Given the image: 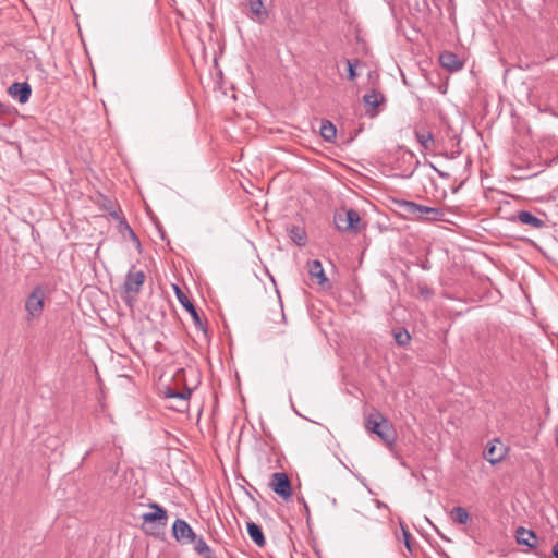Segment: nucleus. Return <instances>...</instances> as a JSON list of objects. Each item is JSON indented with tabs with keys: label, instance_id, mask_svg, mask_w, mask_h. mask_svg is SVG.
Masks as SVG:
<instances>
[{
	"label": "nucleus",
	"instance_id": "1",
	"mask_svg": "<svg viewBox=\"0 0 558 558\" xmlns=\"http://www.w3.org/2000/svg\"><path fill=\"white\" fill-rule=\"evenodd\" d=\"M365 428L373 433L388 447L395 445L397 432L393 425L380 412L371 413L365 420Z\"/></svg>",
	"mask_w": 558,
	"mask_h": 558
},
{
	"label": "nucleus",
	"instance_id": "2",
	"mask_svg": "<svg viewBox=\"0 0 558 558\" xmlns=\"http://www.w3.org/2000/svg\"><path fill=\"white\" fill-rule=\"evenodd\" d=\"M149 508H151L153 511L142 515V527L146 534L155 535L157 534V527H165L167 525L168 514L167 510L159 504L151 502L149 504Z\"/></svg>",
	"mask_w": 558,
	"mask_h": 558
},
{
	"label": "nucleus",
	"instance_id": "3",
	"mask_svg": "<svg viewBox=\"0 0 558 558\" xmlns=\"http://www.w3.org/2000/svg\"><path fill=\"white\" fill-rule=\"evenodd\" d=\"M333 221L336 228L341 232H357L361 221L360 215L355 209H342L335 214Z\"/></svg>",
	"mask_w": 558,
	"mask_h": 558
},
{
	"label": "nucleus",
	"instance_id": "4",
	"mask_svg": "<svg viewBox=\"0 0 558 558\" xmlns=\"http://www.w3.org/2000/svg\"><path fill=\"white\" fill-rule=\"evenodd\" d=\"M172 536L181 545H190L196 539V533L183 519H177L172 524Z\"/></svg>",
	"mask_w": 558,
	"mask_h": 558
},
{
	"label": "nucleus",
	"instance_id": "5",
	"mask_svg": "<svg viewBox=\"0 0 558 558\" xmlns=\"http://www.w3.org/2000/svg\"><path fill=\"white\" fill-rule=\"evenodd\" d=\"M45 293L40 287H36L27 296L25 310L29 318H38L43 314Z\"/></svg>",
	"mask_w": 558,
	"mask_h": 558
},
{
	"label": "nucleus",
	"instance_id": "6",
	"mask_svg": "<svg viewBox=\"0 0 558 558\" xmlns=\"http://www.w3.org/2000/svg\"><path fill=\"white\" fill-rule=\"evenodd\" d=\"M270 488L282 499L288 500L292 495L291 482L284 472H276L271 475Z\"/></svg>",
	"mask_w": 558,
	"mask_h": 558
},
{
	"label": "nucleus",
	"instance_id": "7",
	"mask_svg": "<svg viewBox=\"0 0 558 558\" xmlns=\"http://www.w3.org/2000/svg\"><path fill=\"white\" fill-rule=\"evenodd\" d=\"M172 287L180 304L191 314L195 325L202 329L204 335H207L206 323H203V320L201 319V316L198 315L194 304L189 300L186 294L178 284H172Z\"/></svg>",
	"mask_w": 558,
	"mask_h": 558
},
{
	"label": "nucleus",
	"instance_id": "8",
	"mask_svg": "<svg viewBox=\"0 0 558 558\" xmlns=\"http://www.w3.org/2000/svg\"><path fill=\"white\" fill-rule=\"evenodd\" d=\"M510 154V165L514 170H524L532 167L531 153H529L521 144L514 145Z\"/></svg>",
	"mask_w": 558,
	"mask_h": 558
},
{
	"label": "nucleus",
	"instance_id": "9",
	"mask_svg": "<svg viewBox=\"0 0 558 558\" xmlns=\"http://www.w3.org/2000/svg\"><path fill=\"white\" fill-rule=\"evenodd\" d=\"M145 282V274L142 270H135V266H132L125 276V280L122 284V290L125 293L137 294Z\"/></svg>",
	"mask_w": 558,
	"mask_h": 558
},
{
	"label": "nucleus",
	"instance_id": "10",
	"mask_svg": "<svg viewBox=\"0 0 558 558\" xmlns=\"http://www.w3.org/2000/svg\"><path fill=\"white\" fill-rule=\"evenodd\" d=\"M190 395V390L179 392L170 387H167L163 391L165 399L170 401L168 407L177 411H183V408H185L187 404V398Z\"/></svg>",
	"mask_w": 558,
	"mask_h": 558
},
{
	"label": "nucleus",
	"instance_id": "11",
	"mask_svg": "<svg viewBox=\"0 0 558 558\" xmlns=\"http://www.w3.org/2000/svg\"><path fill=\"white\" fill-rule=\"evenodd\" d=\"M8 94L20 104H26L32 95V87L27 82H14L8 87Z\"/></svg>",
	"mask_w": 558,
	"mask_h": 558
},
{
	"label": "nucleus",
	"instance_id": "12",
	"mask_svg": "<svg viewBox=\"0 0 558 558\" xmlns=\"http://www.w3.org/2000/svg\"><path fill=\"white\" fill-rule=\"evenodd\" d=\"M483 456L490 464L494 465L504 459L505 448L498 439H494L487 444Z\"/></svg>",
	"mask_w": 558,
	"mask_h": 558
},
{
	"label": "nucleus",
	"instance_id": "13",
	"mask_svg": "<svg viewBox=\"0 0 558 558\" xmlns=\"http://www.w3.org/2000/svg\"><path fill=\"white\" fill-rule=\"evenodd\" d=\"M439 62L442 68L450 72H457L463 68V62L452 51H444L440 53Z\"/></svg>",
	"mask_w": 558,
	"mask_h": 558
},
{
	"label": "nucleus",
	"instance_id": "14",
	"mask_svg": "<svg viewBox=\"0 0 558 558\" xmlns=\"http://www.w3.org/2000/svg\"><path fill=\"white\" fill-rule=\"evenodd\" d=\"M515 539L518 544L525 545L530 549H534L536 547L537 536L532 530H526L522 526L518 527L515 532Z\"/></svg>",
	"mask_w": 558,
	"mask_h": 558
},
{
	"label": "nucleus",
	"instance_id": "15",
	"mask_svg": "<svg viewBox=\"0 0 558 558\" xmlns=\"http://www.w3.org/2000/svg\"><path fill=\"white\" fill-rule=\"evenodd\" d=\"M517 219L522 225L530 226L531 228L537 229V230L544 228L546 225L543 219L536 217L535 215H533L532 213L526 211V210L519 211L517 214Z\"/></svg>",
	"mask_w": 558,
	"mask_h": 558
},
{
	"label": "nucleus",
	"instance_id": "16",
	"mask_svg": "<svg viewBox=\"0 0 558 558\" xmlns=\"http://www.w3.org/2000/svg\"><path fill=\"white\" fill-rule=\"evenodd\" d=\"M307 270L311 278L316 279L318 284L323 286L328 281L323 265L318 259L308 262Z\"/></svg>",
	"mask_w": 558,
	"mask_h": 558
},
{
	"label": "nucleus",
	"instance_id": "17",
	"mask_svg": "<svg viewBox=\"0 0 558 558\" xmlns=\"http://www.w3.org/2000/svg\"><path fill=\"white\" fill-rule=\"evenodd\" d=\"M396 205L403 216L420 218L421 205L411 201H396Z\"/></svg>",
	"mask_w": 558,
	"mask_h": 558
},
{
	"label": "nucleus",
	"instance_id": "18",
	"mask_svg": "<svg viewBox=\"0 0 558 558\" xmlns=\"http://www.w3.org/2000/svg\"><path fill=\"white\" fill-rule=\"evenodd\" d=\"M247 534L251 539L258 546L263 547L266 544V539L260 525L255 522H247L246 524Z\"/></svg>",
	"mask_w": 558,
	"mask_h": 558
},
{
	"label": "nucleus",
	"instance_id": "19",
	"mask_svg": "<svg viewBox=\"0 0 558 558\" xmlns=\"http://www.w3.org/2000/svg\"><path fill=\"white\" fill-rule=\"evenodd\" d=\"M290 239L298 245L304 246L306 244V232L299 226H292L288 229Z\"/></svg>",
	"mask_w": 558,
	"mask_h": 558
},
{
	"label": "nucleus",
	"instance_id": "20",
	"mask_svg": "<svg viewBox=\"0 0 558 558\" xmlns=\"http://www.w3.org/2000/svg\"><path fill=\"white\" fill-rule=\"evenodd\" d=\"M319 134L322 140H335L337 135V129L335 124L328 120L319 121Z\"/></svg>",
	"mask_w": 558,
	"mask_h": 558
},
{
	"label": "nucleus",
	"instance_id": "21",
	"mask_svg": "<svg viewBox=\"0 0 558 558\" xmlns=\"http://www.w3.org/2000/svg\"><path fill=\"white\" fill-rule=\"evenodd\" d=\"M247 5L252 14L259 20L268 16L267 10L265 9L262 0H247Z\"/></svg>",
	"mask_w": 558,
	"mask_h": 558
},
{
	"label": "nucleus",
	"instance_id": "22",
	"mask_svg": "<svg viewBox=\"0 0 558 558\" xmlns=\"http://www.w3.org/2000/svg\"><path fill=\"white\" fill-rule=\"evenodd\" d=\"M392 335L396 343L399 347L405 348L410 344L411 335L405 328H397L392 330Z\"/></svg>",
	"mask_w": 558,
	"mask_h": 558
},
{
	"label": "nucleus",
	"instance_id": "23",
	"mask_svg": "<svg viewBox=\"0 0 558 558\" xmlns=\"http://www.w3.org/2000/svg\"><path fill=\"white\" fill-rule=\"evenodd\" d=\"M451 519L458 524H466L470 521V514L465 508L457 506L451 511Z\"/></svg>",
	"mask_w": 558,
	"mask_h": 558
},
{
	"label": "nucleus",
	"instance_id": "24",
	"mask_svg": "<svg viewBox=\"0 0 558 558\" xmlns=\"http://www.w3.org/2000/svg\"><path fill=\"white\" fill-rule=\"evenodd\" d=\"M424 215H426L429 220H440L444 216V211L437 207L421 205L420 218H422Z\"/></svg>",
	"mask_w": 558,
	"mask_h": 558
},
{
	"label": "nucleus",
	"instance_id": "25",
	"mask_svg": "<svg viewBox=\"0 0 558 558\" xmlns=\"http://www.w3.org/2000/svg\"><path fill=\"white\" fill-rule=\"evenodd\" d=\"M384 99V95L374 89L371 93L365 94L363 96V101L365 102V105L371 106L373 108H376Z\"/></svg>",
	"mask_w": 558,
	"mask_h": 558
},
{
	"label": "nucleus",
	"instance_id": "26",
	"mask_svg": "<svg viewBox=\"0 0 558 558\" xmlns=\"http://www.w3.org/2000/svg\"><path fill=\"white\" fill-rule=\"evenodd\" d=\"M120 231L124 236L128 233V235L130 236L132 242L135 243L137 247H141V241H140L138 236L135 234V232L133 231V229L130 227V225L126 222V220L124 218H122L120 220Z\"/></svg>",
	"mask_w": 558,
	"mask_h": 558
},
{
	"label": "nucleus",
	"instance_id": "27",
	"mask_svg": "<svg viewBox=\"0 0 558 558\" xmlns=\"http://www.w3.org/2000/svg\"><path fill=\"white\" fill-rule=\"evenodd\" d=\"M194 545V550L199 555H203L204 558L209 557V547L207 546L203 536L196 535V539L192 543Z\"/></svg>",
	"mask_w": 558,
	"mask_h": 558
},
{
	"label": "nucleus",
	"instance_id": "28",
	"mask_svg": "<svg viewBox=\"0 0 558 558\" xmlns=\"http://www.w3.org/2000/svg\"><path fill=\"white\" fill-rule=\"evenodd\" d=\"M400 527H401V532H402V537H403L404 546H405V548L408 549L409 553H412L413 551V545H412L411 534H410L408 527L404 525V523L402 521H400Z\"/></svg>",
	"mask_w": 558,
	"mask_h": 558
},
{
	"label": "nucleus",
	"instance_id": "29",
	"mask_svg": "<svg viewBox=\"0 0 558 558\" xmlns=\"http://www.w3.org/2000/svg\"><path fill=\"white\" fill-rule=\"evenodd\" d=\"M345 62L348 65V78L353 81L357 76L355 68H356L359 61L352 60V59H347Z\"/></svg>",
	"mask_w": 558,
	"mask_h": 558
},
{
	"label": "nucleus",
	"instance_id": "30",
	"mask_svg": "<svg viewBox=\"0 0 558 558\" xmlns=\"http://www.w3.org/2000/svg\"><path fill=\"white\" fill-rule=\"evenodd\" d=\"M418 291H420V294L424 298V299H430L434 294V291L433 289H430L429 287L427 286H420L418 287Z\"/></svg>",
	"mask_w": 558,
	"mask_h": 558
},
{
	"label": "nucleus",
	"instance_id": "31",
	"mask_svg": "<svg viewBox=\"0 0 558 558\" xmlns=\"http://www.w3.org/2000/svg\"><path fill=\"white\" fill-rule=\"evenodd\" d=\"M102 206H104V208H105L106 210H108V211H109V214H110L112 217H114V218H117V219L119 218V215H118V213L114 210V208H113V204H112V202H111L110 199L105 198V203H104V205H102Z\"/></svg>",
	"mask_w": 558,
	"mask_h": 558
},
{
	"label": "nucleus",
	"instance_id": "32",
	"mask_svg": "<svg viewBox=\"0 0 558 558\" xmlns=\"http://www.w3.org/2000/svg\"><path fill=\"white\" fill-rule=\"evenodd\" d=\"M199 45H201V59H199V63H201V66H205L206 65V47L204 45V41H199Z\"/></svg>",
	"mask_w": 558,
	"mask_h": 558
},
{
	"label": "nucleus",
	"instance_id": "33",
	"mask_svg": "<svg viewBox=\"0 0 558 558\" xmlns=\"http://www.w3.org/2000/svg\"><path fill=\"white\" fill-rule=\"evenodd\" d=\"M539 172H541V170H539V171H536V172H534V173H531V174L522 173V175L517 177L515 179H517V180H527V179H531V178H533V177H536Z\"/></svg>",
	"mask_w": 558,
	"mask_h": 558
},
{
	"label": "nucleus",
	"instance_id": "34",
	"mask_svg": "<svg viewBox=\"0 0 558 558\" xmlns=\"http://www.w3.org/2000/svg\"><path fill=\"white\" fill-rule=\"evenodd\" d=\"M539 172H541V170H539V171H536V172H534V173H531V174L522 173V175L517 177L515 179H517V180H527V179H531V178H533V177H536Z\"/></svg>",
	"mask_w": 558,
	"mask_h": 558
},
{
	"label": "nucleus",
	"instance_id": "35",
	"mask_svg": "<svg viewBox=\"0 0 558 558\" xmlns=\"http://www.w3.org/2000/svg\"><path fill=\"white\" fill-rule=\"evenodd\" d=\"M460 142H457V147L451 150L450 158H456L461 154V148L459 147Z\"/></svg>",
	"mask_w": 558,
	"mask_h": 558
},
{
	"label": "nucleus",
	"instance_id": "36",
	"mask_svg": "<svg viewBox=\"0 0 558 558\" xmlns=\"http://www.w3.org/2000/svg\"><path fill=\"white\" fill-rule=\"evenodd\" d=\"M433 168L438 173L439 177H441V178H449L450 177V174L448 172H444V171H441V170H439V169H437L435 167H433Z\"/></svg>",
	"mask_w": 558,
	"mask_h": 558
},
{
	"label": "nucleus",
	"instance_id": "37",
	"mask_svg": "<svg viewBox=\"0 0 558 558\" xmlns=\"http://www.w3.org/2000/svg\"><path fill=\"white\" fill-rule=\"evenodd\" d=\"M425 148H429V147H434L436 142H427V141H424V142H420Z\"/></svg>",
	"mask_w": 558,
	"mask_h": 558
},
{
	"label": "nucleus",
	"instance_id": "38",
	"mask_svg": "<svg viewBox=\"0 0 558 558\" xmlns=\"http://www.w3.org/2000/svg\"><path fill=\"white\" fill-rule=\"evenodd\" d=\"M464 180H462L457 186H452L451 190H452V193H458V191L463 186L464 184Z\"/></svg>",
	"mask_w": 558,
	"mask_h": 558
},
{
	"label": "nucleus",
	"instance_id": "39",
	"mask_svg": "<svg viewBox=\"0 0 558 558\" xmlns=\"http://www.w3.org/2000/svg\"><path fill=\"white\" fill-rule=\"evenodd\" d=\"M416 140H417V141H421V140H433V137H432V135H430V134H428V135L425 137V135H422V136H421L418 133H416Z\"/></svg>",
	"mask_w": 558,
	"mask_h": 558
},
{
	"label": "nucleus",
	"instance_id": "40",
	"mask_svg": "<svg viewBox=\"0 0 558 558\" xmlns=\"http://www.w3.org/2000/svg\"><path fill=\"white\" fill-rule=\"evenodd\" d=\"M553 555L555 558H558V542L553 547Z\"/></svg>",
	"mask_w": 558,
	"mask_h": 558
},
{
	"label": "nucleus",
	"instance_id": "41",
	"mask_svg": "<svg viewBox=\"0 0 558 558\" xmlns=\"http://www.w3.org/2000/svg\"><path fill=\"white\" fill-rule=\"evenodd\" d=\"M403 156H404V157H405V156H408V157H409V159H413V157H414V156H413V154H412V153H410V151H405Z\"/></svg>",
	"mask_w": 558,
	"mask_h": 558
},
{
	"label": "nucleus",
	"instance_id": "42",
	"mask_svg": "<svg viewBox=\"0 0 558 558\" xmlns=\"http://www.w3.org/2000/svg\"><path fill=\"white\" fill-rule=\"evenodd\" d=\"M192 59H193V63H194V65H195L196 70H197V71H199V68H198V65H197V63H196V60H195V58H194L193 56H192Z\"/></svg>",
	"mask_w": 558,
	"mask_h": 558
},
{
	"label": "nucleus",
	"instance_id": "43",
	"mask_svg": "<svg viewBox=\"0 0 558 558\" xmlns=\"http://www.w3.org/2000/svg\"><path fill=\"white\" fill-rule=\"evenodd\" d=\"M214 65L217 68L218 66V63H217V60L214 59Z\"/></svg>",
	"mask_w": 558,
	"mask_h": 558
},
{
	"label": "nucleus",
	"instance_id": "44",
	"mask_svg": "<svg viewBox=\"0 0 558 558\" xmlns=\"http://www.w3.org/2000/svg\"><path fill=\"white\" fill-rule=\"evenodd\" d=\"M446 558H451V557H449L448 555H446Z\"/></svg>",
	"mask_w": 558,
	"mask_h": 558
}]
</instances>
